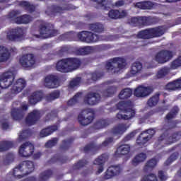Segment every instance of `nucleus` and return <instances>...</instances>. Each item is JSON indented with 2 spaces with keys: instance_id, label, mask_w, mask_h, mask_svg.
Here are the masks:
<instances>
[{
  "instance_id": "23",
  "label": "nucleus",
  "mask_w": 181,
  "mask_h": 181,
  "mask_svg": "<svg viewBox=\"0 0 181 181\" xmlns=\"http://www.w3.org/2000/svg\"><path fill=\"white\" fill-rule=\"evenodd\" d=\"M25 87L26 81H25L23 78H19L14 83L11 88V93L13 94H19V93H21V91H22V90H23V88Z\"/></svg>"
},
{
  "instance_id": "9",
  "label": "nucleus",
  "mask_w": 181,
  "mask_h": 181,
  "mask_svg": "<svg viewBox=\"0 0 181 181\" xmlns=\"http://www.w3.org/2000/svg\"><path fill=\"white\" fill-rule=\"evenodd\" d=\"M35 152V146L30 141H26L21 145L18 153L23 158L32 156Z\"/></svg>"
},
{
  "instance_id": "62",
  "label": "nucleus",
  "mask_w": 181,
  "mask_h": 181,
  "mask_svg": "<svg viewBox=\"0 0 181 181\" xmlns=\"http://www.w3.org/2000/svg\"><path fill=\"white\" fill-rule=\"evenodd\" d=\"M95 149H98V147L97 146H95L94 144H91L86 146L84 148V151L88 152V151H94Z\"/></svg>"
},
{
  "instance_id": "26",
  "label": "nucleus",
  "mask_w": 181,
  "mask_h": 181,
  "mask_svg": "<svg viewBox=\"0 0 181 181\" xmlns=\"http://www.w3.org/2000/svg\"><path fill=\"white\" fill-rule=\"evenodd\" d=\"M11 59V52L9 49L4 46H0V63H5Z\"/></svg>"
},
{
  "instance_id": "3",
  "label": "nucleus",
  "mask_w": 181,
  "mask_h": 181,
  "mask_svg": "<svg viewBox=\"0 0 181 181\" xmlns=\"http://www.w3.org/2000/svg\"><path fill=\"white\" fill-rule=\"evenodd\" d=\"M127 60L122 57H115L110 59L106 64V69L112 74L119 73V70L125 69Z\"/></svg>"
},
{
  "instance_id": "14",
  "label": "nucleus",
  "mask_w": 181,
  "mask_h": 181,
  "mask_svg": "<svg viewBox=\"0 0 181 181\" xmlns=\"http://www.w3.org/2000/svg\"><path fill=\"white\" fill-rule=\"evenodd\" d=\"M114 39L115 37L112 35H110L109 37L103 35L98 36L97 34L88 31V38L86 41L87 43H94L95 42H98L99 40H114Z\"/></svg>"
},
{
  "instance_id": "51",
  "label": "nucleus",
  "mask_w": 181,
  "mask_h": 181,
  "mask_svg": "<svg viewBox=\"0 0 181 181\" xmlns=\"http://www.w3.org/2000/svg\"><path fill=\"white\" fill-rule=\"evenodd\" d=\"M88 35V31H82L79 33H78V39L81 40V42H86L87 43V39Z\"/></svg>"
},
{
  "instance_id": "47",
  "label": "nucleus",
  "mask_w": 181,
  "mask_h": 181,
  "mask_svg": "<svg viewBox=\"0 0 181 181\" xmlns=\"http://www.w3.org/2000/svg\"><path fill=\"white\" fill-rule=\"evenodd\" d=\"M169 74V69L168 68H162L160 69L157 74L156 78H163V77H165V76H168Z\"/></svg>"
},
{
  "instance_id": "19",
  "label": "nucleus",
  "mask_w": 181,
  "mask_h": 181,
  "mask_svg": "<svg viewBox=\"0 0 181 181\" xmlns=\"http://www.w3.org/2000/svg\"><path fill=\"white\" fill-rule=\"evenodd\" d=\"M20 63L23 67H32L35 63V55L33 54H28L20 59Z\"/></svg>"
},
{
  "instance_id": "29",
  "label": "nucleus",
  "mask_w": 181,
  "mask_h": 181,
  "mask_svg": "<svg viewBox=\"0 0 181 181\" xmlns=\"http://www.w3.org/2000/svg\"><path fill=\"white\" fill-rule=\"evenodd\" d=\"M42 97L43 94L42 93V92H35L30 97L29 103L30 104L35 105V104L42 100Z\"/></svg>"
},
{
  "instance_id": "55",
  "label": "nucleus",
  "mask_w": 181,
  "mask_h": 181,
  "mask_svg": "<svg viewBox=\"0 0 181 181\" xmlns=\"http://www.w3.org/2000/svg\"><path fill=\"white\" fill-rule=\"evenodd\" d=\"M136 134H138V130H135L127 134L123 139L124 142H128V141H131L132 138L135 137V135H136Z\"/></svg>"
},
{
  "instance_id": "56",
  "label": "nucleus",
  "mask_w": 181,
  "mask_h": 181,
  "mask_svg": "<svg viewBox=\"0 0 181 181\" xmlns=\"http://www.w3.org/2000/svg\"><path fill=\"white\" fill-rule=\"evenodd\" d=\"M70 9H71V7H70V6H66L64 8L60 7V6H55L54 12L58 13H62V12H63V11H70Z\"/></svg>"
},
{
  "instance_id": "54",
  "label": "nucleus",
  "mask_w": 181,
  "mask_h": 181,
  "mask_svg": "<svg viewBox=\"0 0 181 181\" xmlns=\"http://www.w3.org/2000/svg\"><path fill=\"white\" fill-rule=\"evenodd\" d=\"M141 181H158V178L154 174H150L148 175L144 176Z\"/></svg>"
},
{
  "instance_id": "63",
  "label": "nucleus",
  "mask_w": 181,
  "mask_h": 181,
  "mask_svg": "<svg viewBox=\"0 0 181 181\" xmlns=\"http://www.w3.org/2000/svg\"><path fill=\"white\" fill-rule=\"evenodd\" d=\"M158 177L160 181H166V180L168 179V175H166V173L165 172L160 170L158 172Z\"/></svg>"
},
{
  "instance_id": "25",
  "label": "nucleus",
  "mask_w": 181,
  "mask_h": 181,
  "mask_svg": "<svg viewBox=\"0 0 181 181\" xmlns=\"http://www.w3.org/2000/svg\"><path fill=\"white\" fill-rule=\"evenodd\" d=\"M56 69L57 71H60L61 73H70L67 59L59 60L57 63Z\"/></svg>"
},
{
  "instance_id": "36",
  "label": "nucleus",
  "mask_w": 181,
  "mask_h": 181,
  "mask_svg": "<svg viewBox=\"0 0 181 181\" xmlns=\"http://www.w3.org/2000/svg\"><path fill=\"white\" fill-rule=\"evenodd\" d=\"M90 30H92V32H96L97 33H101L102 32H104V25L96 23L93 24H90L89 25Z\"/></svg>"
},
{
  "instance_id": "18",
  "label": "nucleus",
  "mask_w": 181,
  "mask_h": 181,
  "mask_svg": "<svg viewBox=\"0 0 181 181\" xmlns=\"http://www.w3.org/2000/svg\"><path fill=\"white\" fill-rule=\"evenodd\" d=\"M45 86L47 88H57L59 87V78L54 75H48L45 79Z\"/></svg>"
},
{
  "instance_id": "41",
  "label": "nucleus",
  "mask_w": 181,
  "mask_h": 181,
  "mask_svg": "<svg viewBox=\"0 0 181 181\" xmlns=\"http://www.w3.org/2000/svg\"><path fill=\"white\" fill-rule=\"evenodd\" d=\"M131 95H132V90L130 88H125L119 93V98L121 100H127V98H129Z\"/></svg>"
},
{
  "instance_id": "61",
  "label": "nucleus",
  "mask_w": 181,
  "mask_h": 181,
  "mask_svg": "<svg viewBox=\"0 0 181 181\" xmlns=\"http://www.w3.org/2000/svg\"><path fill=\"white\" fill-rule=\"evenodd\" d=\"M89 77H91L93 81H97L98 78H101L103 77V74L100 73H93L89 75Z\"/></svg>"
},
{
  "instance_id": "49",
  "label": "nucleus",
  "mask_w": 181,
  "mask_h": 181,
  "mask_svg": "<svg viewBox=\"0 0 181 181\" xmlns=\"http://www.w3.org/2000/svg\"><path fill=\"white\" fill-rule=\"evenodd\" d=\"M79 54L84 56L86 54H90L93 52V47H84L78 49Z\"/></svg>"
},
{
  "instance_id": "46",
  "label": "nucleus",
  "mask_w": 181,
  "mask_h": 181,
  "mask_svg": "<svg viewBox=\"0 0 181 181\" xmlns=\"http://www.w3.org/2000/svg\"><path fill=\"white\" fill-rule=\"evenodd\" d=\"M53 174L52 170H48L46 171H44L40 175V181H47L49 180L50 176Z\"/></svg>"
},
{
  "instance_id": "33",
  "label": "nucleus",
  "mask_w": 181,
  "mask_h": 181,
  "mask_svg": "<svg viewBox=\"0 0 181 181\" xmlns=\"http://www.w3.org/2000/svg\"><path fill=\"white\" fill-rule=\"evenodd\" d=\"M111 122H110V120L105 119H100L98 120L94 125V128L95 129H103V128H105V127H108Z\"/></svg>"
},
{
  "instance_id": "58",
  "label": "nucleus",
  "mask_w": 181,
  "mask_h": 181,
  "mask_svg": "<svg viewBox=\"0 0 181 181\" xmlns=\"http://www.w3.org/2000/svg\"><path fill=\"white\" fill-rule=\"evenodd\" d=\"M81 81V78H76L75 79L72 80L70 83V87L71 88H74V87H77L80 84Z\"/></svg>"
},
{
  "instance_id": "42",
  "label": "nucleus",
  "mask_w": 181,
  "mask_h": 181,
  "mask_svg": "<svg viewBox=\"0 0 181 181\" xmlns=\"http://www.w3.org/2000/svg\"><path fill=\"white\" fill-rule=\"evenodd\" d=\"M179 113V107L177 106H175L171 111L166 115L165 118L168 121L170 119H173L175 118L177 114Z\"/></svg>"
},
{
  "instance_id": "6",
  "label": "nucleus",
  "mask_w": 181,
  "mask_h": 181,
  "mask_svg": "<svg viewBox=\"0 0 181 181\" xmlns=\"http://www.w3.org/2000/svg\"><path fill=\"white\" fill-rule=\"evenodd\" d=\"M78 119L81 125H88L94 119V113L91 109H85L78 115Z\"/></svg>"
},
{
  "instance_id": "2",
  "label": "nucleus",
  "mask_w": 181,
  "mask_h": 181,
  "mask_svg": "<svg viewBox=\"0 0 181 181\" xmlns=\"http://www.w3.org/2000/svg\"><path fill=\"white\" fill-rule=\"evenodd\" d=\"M33 170H35V164H33V162L29 160L23 161L18 167L14 168L13 175L21 179V177L32 173Z\"/></svg>"
},
{
  "instance_id": "7",
  "label": "nucleus",
  "mask_w": 181,
  "mask_h": 181,
  "mask_svg": "<svg viewBox=\"0 0 181 181\" xmlns=\"http://www.w3.org/2000/svg\"><path fill=\"white\" fill-rule=\"evenodd\" d=\"M15 80V74L13 71H7L0 76V88H8L12 86ZM1 93V90H0Z\"/></svg>"
},
{
  "instance_id": "16",
  "label": "nucleus",
  "mask_w": 181,
  "mask_h": 181,
  "mask_svg": "<svg viewBox=\"0 0 181 181\" xmlns=\"http://www.w3.org/2000/svg\"><path fill=\"white\" fill-rule=\"evenodd\" d=\"M122 172V167L121 165H112L108 168L105 174V179H111L114 176H118Z\"/></svg>"
},
{
  "instance_id": "4",
  "label": "nucleus",
  "mask_w": 181,
  "mask_h": 181,
  "mask_svg": "<svg viewBox=\"0 0 181 181\" xmlns=\"http://www.w3.org/2000/svg\"><path fill=\"white\" fill-rule=\"evenodd\" d=\"M119 110L124 111V114L118 113L117 118L118 119H132L135 117V110L129 107L128 102H120L118 104Z\"/></svg>"
},
{
  "instance_id": "13",
  "label": "nucleus",
  "mask_w": 181,
  "mask_h": 181,
  "mask_svg": "<svg viewBox=\"0 0 181 181\" xmlns=\"http://www.w3.org/2000/svg\"><path fill=\"white\" fill-rule=\"evenodd\" d=\"M152 93H153V89L151 86H139L134 90V95L139 98H145V97L151 95Z\"/></svg>"
},
{
  "instance_id": "22",
  "label": "nucleus",
  "mask_w": 181,
  "mask_h": 181,
  "mask_svg": "<svg viewBox=\"0 0 181 181\" xmlns=\"http://www.w3.org/2000/svg\"><path fill=\"white\" fill-rule=\"evenodd\" d=\"M129 127H131V124L124 123L119 124L112 129V134L115 136H121V135L124 134Z\"/></svg>"
},
{
  "instance_id": "40",
  "label": "nucleus",
  "mask_w": 181,
  "mask_h": 181,
  "mask_svg": "<svg viewBox=\"0 0 181 181\" xmlns=\"http://www.w3.org/2000/svg\"><path fill=\"white\" fill-rule=\"evenodd\" d=\"M138 37L140 39H152L151 28L140 31L138 33Z\"/></svg>"
},
{
  "instance_id": "27",
  "label": "nucleus",
  "mask_w": 181,
  "mask_h": 181,
  "mask_svg": "<svg viewBox=\"0 0 181 181\" xmlns=\"http://www.w3.org/2000/svg\"><path fill=\"white\" fill-rule=\"evenodd\" d=\"M151 32V37H159L165 34L166 32V28L160 26L155 28H150Z\"/></svg>"
},
{
  "instance_id": "44",
  "label": "nucleus",
  "mask_w": 181,
  "mask_h": 181,
  "mask_svg": "<svg viewBox=\"0 0 181 181\" xmlns=\"http://www.w3.org/2000/svg\"><path fill=\"white\" fill-rule=\"evenodd\" d=\"M83 93H76L74 97L73 98H71L67 104L68 105H74L75 104H77V103H78V101H80V98H81V95H82Z\"/></svg>"
},
{
  "instance_id": "59",
  "label": "nucleus",
  "mask_w": 181,
  "mask_h": 181,
  "mask_svg": "<svg viewBox=\"0 0 181 181\" xmlns=\"http://www.w3.org/2000/svg\"><path fill=\"white\" fill-rule=\"evenodd\" d=\"M57 144V138H54L52 140L48 141L45 144L46 148H52V146H54Z\"/></svg>"
},
{
  "instance_id": "5",
  "label": "nucleus",
  "mask_w": 181,
  "mask_h": 181,
  "mask_svg": "<svg viewBox=\"0 0 181 181\" xmlns=\"http://www.w3.org/2000/svg\"><path fill=\"white\" fill-rule=\"evenodd\" d=\"M59 35L57 30H53L49 25H42L40 29V34L33 33L37 39H47V37H52V36H57Z\"/></svg>"
},
{
  "instance_id": "39",
  "label": "nucleus",
  "mask_w": 181,
  "mask_h": 181,
  "mask_svg": "<svg viewBox=\"0 0 181 181\" xmlns=\"http://www.w3.org/2000/svg\"><path fill=\"white\" fill-rule=\"evenodd\" d=\"M13 146V143L12 141H0V152H5Z\"/></svg>"
},
{
  "instance_id": "28",
  "label": "nucleus",
  "mask_w": 181,
  "mask_h": 181,
  "mask_svg": "<svg viewBox=\"0 0 181 181\" xmlns=\"http://www.w3.org/2000/svg\"><path fill=\"white\" fill-rule=\"evenodd\" d=\"M135 8L139 9H152L153 8V3L151 1H139L136 4H134Z\"/></svg>"
},
{
  "instance_id": "1",
  "label": "nucleus",
  "mask_w": 181,
  "mask_h": 181,
  "mask_svg": "<svg viewBox=\"0 0 181 181\" xmlns=\"http://www.w3.org/2000/svg\"><path fill=\"white\" fill-rule=\"evenodd\" d=\"M180 138V132L174 133L170 136H168L166 133H164L158 137V139L156 142L154 146L157 149H160V148H163L164 145H172V144L177 142Z\"/></svg>"
},
{
  "instance_id": "20",
  "label": "nucleus",
  "mask_w": 181,
  "mask_h": 181,
  "mask_svg": "<svg viewBox=\"0 0 181 181\" xmlns=\"http://www.w3.org/2000/svg\"><path fill=\"white\" fill-rule=\"evenodd\" d=\"M25 111H28V105L23 104L21 107L19 108H14L11 111V117H13V119L18 121L23 118V115H25Z\"/></svg>"
},
{
  "instance_id": "11",
  "label": "nucleus",
  "mask_w": 181,
  "mask_h": 181,
  "mask_svg": "<svg viewBox=\"0 0 181 181\" xmlns=\"http://www.w3.org/2000/svg\"><path fill=\"white\" fill-rule=\"evenodd\" d=\"M155 129H149L141 132L139 136V138L136 139L137 145H139V146L145 145L146 142L152 139V137L155 135Z\"/></svg>"
},
{
  "instance_id": "30",
  "label": "nucleus",
  "mask_w": 181,
  "mask_h": 181,
  "mask_svg": "<svg viewBox=\"0 0 181 181\" xmlns=\"http://www.w3.org/2000/svg\"><path fill=\"white\" fill-rule=\"evenodd\" d=\"M146 160V154L144 153H141L136 155L132 160V163L133 166H138L141 162H145Z\"/></svg>"
},
{
  "instance_id": "34",
  "label": "nucleus",
  "mask_w": 181,
  "mask_h": 181,
  "mask_svg": "<svg viewBox=\"0 0 181 181\" xmlns=\"http://www.w3.org/2000/svg\"><path fill=\"white\" fill-rule=\"evenodd\" d=\"M159 95H160V94L157 93L154 95L151 96L147 101V105L151 108L158 105V103H159Z\"/></svg>"
},
{
  "instance_id": "52",
  "label": "nucleus",
  "mask_w": 181,
  "mask_h": 181,
  "mask_svg": "<svg viewBox=\"0 0 181 181\" xmlns=\"http://www.w3.org/2000/svg\"><path fill=\"white\" fill-rule=\"evenodd\" d=\"M108 16L110 19H119V11L110 10L108 13Z\"/></svg>"
},
{
  "instance_id": "37",
  "label": "nucleus",
  "mask_w": 181,
  "mask_h": 181,
  "mask_svg": "<svg viewBox=\"0 0 181 181\" xmlns=\"http://www.w3.org/2000/svg\"><path fill=\"white\" fill-rule=\"evenodd\" d=\"M156 163H158V161L156 160V159L154 158H152L150 160L147 161L144 168V172H151V170H152V169H153V168L156 166Z\"/></svg>"
},
{
  "instance_id": "35",
  "label": "nucleus",
  "mask_w": 181,
  "mask_h": 181,
  "mask_svg": "<svg viewBox=\"0 0 181 181\" xmlns=\"http://www.w3.org/2000/svg\"><path fill=\"white\" fill-rule=\"evenodd\" d=\"M142 71V64L141 62H136L132 65L130 73L132 76L139 74Z\"/></svg>"
},
{
  "instance_id": "21",
  "label": "nucleus",
  "mask_w": 181,
  "mask_h": 181,
  "mask_svg": "<svg viewBox=\"0 0 181 181\" xmlns=\"http://www.w3.org/2000/svg\"><path fill=\"white\" fill-rule=\"evenodd\" d=\"M40 118V112L39 110H33L30 113L25 119V124L30 127V125H35L37 121H39Z\"/></svg>"
},
{
  "instance_id": "24",
  "label": "nucleus",
  "mask_w": 181,
  "mask_h": 181,
  "mask_svg": "<svg viewBox=\"0 0 181 181\" xmlns=\"http://www.w3.org/2000/svg\"><path fill=\"white\" fill-rule=\"evenodd\" d=\"M66 62L68 63L69 72L74 71V70H77V69H78L81 64V62L77 58H67Z\"/></svg>"
},
{
  "instance_id": "32",
  "label": "nucleus",
  "mask_w": 181,
  "mask_h": 181,
  "mask_svg": "<svg viewBox=\"0 0 181 181\" xmlns=\"http://www.w3.org/2000/svg\"><path fill=\"white\" fill-rule=\"evenodd\" d=\"M129 151H131V146L129 144H124L117 148L116 155H128Z\"/></svg>"
},
{
  "instance_id": "60",
  "label": "nucleus",
  "mask_w": 181,
  "mask_h": 181,
  "mask_svg": "<svg viewBox=\"0 0 181 181\" xmlns=\"http://www.w3.org/2000/svg\"><path fill=\"white\" fill-rule=\"evenodd\" d=\"M1 127L2 129L6 130L9 128V124L8 123V119H1Z\"/></svg>"
},
{
  "instance_id": "15",
  "label": "nucleus",
  "mask_w": 181,
  "mask_h": 181,
  "mask_svg": "<svg viewBox=\"0 0 181 181\" xmlns=\"http://www.w3.org/2000/svg\"><path fill=\"white\" fill-rule=\"evenodd\" d=\"M99 101H101V96L97 93H89L84 98V103L88 105H95Z\"/></svg>"
},
{
  "instance_id": "38",
  "label": "nucleus",
  "mask_w": 181,
  "mask_h": 181,
  "mask_svg": "<svg viewBox=\"0 0 181 181\" xmlns=\"http://www.w3.org/2000/svg\"><path fill=\"white\" fill-rule=\"evenodd\" d=\"M117 87L116 86H110L106 90L102 92L103 97H111V95H114L115 93H117Z\"/></svg>"
},
{
  "instance_id": "31",
  "label": "nucleus",
  "mask_w": 181,
  "mask_h": 181,
  "mask_svg": "<svg viewBox=\"0 0 181 181\" xmlns=\"http://www.w3.org/2000/svg\"><path fill=\"white\" fill-rule=\"evenodd\" d=\"M54 131H57V126H51L46 129H42L40 133V136L41 138H45V136H49V135L53 134Z\"/></svg>"
},
{
  "instance_id": "10",
  "label": "nucleus",
  "mask_w": 181,
  "mask_h": 181,
  "mask_svg": "<svg viewBox=\"0 0 181 181\" xmlns=\"http://www.w3.org/2000/svg\"><path fill=\"white\" fill-rule=\"evenodd\" d=\"M23 35H25V32L22 28H12L7 31L6 39L11 42H18V40H21L23 37Z\"/></svg>"
},
{
  "instance_id": "57",
  "label": "nucleus",
  "mask_w": 181,
  "mask_h": 181,
  "mask_svg": "<svg viewBox=\"0 0 181 181\" xmlns=\"http://www.w3.org/2000/svg\"><path fill=\"white\" fill-rule=\"evenodd\" d=\"M181 66V57H180L177 59H175L171 64V69H177V67Z\"/></svg>"
},
{
  "instance_id": "12",
  "label": "nucleus",
  "mask_w": 181,
  "mask_h": 181,
  "mask_svg": "<svg viewBox=\"0 0 181 181\" xmlns=\"http://www.w3.org/2000/svg\"><path fill=\"white\" fill-rule=\"evenodd\" d=\"M173 57V52L169 50H161L158 52L154 57V59L158 63L163 64L169 62Z\"/></svg>"
},
{
  "instance_id": "17",
  "label": "nucleus",
  "mask_w": 181,
  "mask_h": 181,
  "mask_svg": "<svg viewBox=\"0 0 181 181\" xmlns=\"http://www.w3.org/2000/svg\"><path fill=\"white\" fill-rule=\"evenodd\" d=\"M108 160L107 154H102L93 162L94 165H98V170L96 171V175H100L102 172H104V163Z\"/></svg>"
},
{
  "instance_id": "8",
  "label": "nucleus",
  "mask_w": 181,
  "mask_h": 181,
  "mask_svg": "<svg viewBox=\"0 0 181 181\" xmlns=\"http://www.w3.org/2000/svg\"><path fill=\"white\" fill-rule=\"evenodd\" d=\"M19 14H21V11H13L8 14V17L11 19H14L15 23L18 25H21L22 23H29V22H32L33 21V18L29 15L25 14L18 17V15Z\"/></svg>"
},
{
  "instance_id": "48",
  "label": "nucleus",
  "mask_w": 181,
  "mask_h": 181,
  "mask_svg": "<svg viewBox=\"0 0 181 181\" xmlns=\"http://www.w3.org/2000/svg\"><path fill=\"white\" fill-rule=\"evenodd\" d=\"M30 135H32L30 130L23 131L22 133L20 134L18 136V142H22L23 141H25V139L29 138Z\"/></svg>"
},
{
  "instance_id": "50",
  "label": "nucleus",
  "mask_w": 181,
  "mask_h": 181,
  "mask_svg": "<svg viewBox=\"0 0 181 181\" xmlns=\"http://www.w3.org/2000/svg\"><path fill=\"white\" fill-rule=\"evenodd\" d=\"M179 158V153H173L170 158L165 162V166H169L172 162H174V160H176Z\"/></svg>"
},
{
  "instance_id": "53",
  "label": "nucleus",
  "mask_w": 181,
  "mask_h": 181,
  "mask_svg": "<svg viewBox=\"0 0 181 181\" xmlns=\"http://www.w3.org/2000/svg\"><path fill=\"white\" fill-rule=\"evenodd\" d=\"M165 89L168 90V91H176V90H177V88L176 87V83L175 81L168 83L165 86Z\"/></svg>"
},
{
  "instance_id": "43",
  "label": "nucleus",
  "mask_w": 181,
  "mask_h": 181,
  "mask_svg": "<svg viewBox=\"0 0 181 181\" xmlns=\"http://www.w3.org/2000/svg\"><path fill=\"white\" fill-rule=\"evenodd\" d=\"M59 97H60V92H59L58 90H55L47 95L45 99L47 101H53L59 98Z\"/></svg>"
},
{
  "instance_id": "45",
  "label": "nucleus",
  "mask_w": 181,
  "mask_h": 181,
  "mask_svg": "<svg viewBox=\"0 0 181 181\" xmlns=\"http://www.w3.org/2000/svg\"><path fill=\"white\" fill-rule=\"evenodd\" d=\"M20 6H22V8H24L29 12H33L35 11V6L30 4V3L28 1H21L19 3Z\"/></svg>"
},
{
  "instance_id": "64",
  "label": "nucleus",
  "mask_w": 181,
  "mask_h": 181,
  "mask_svg": "<svg viewBox=\"0 0 181 181\" xmlns=\"http://www.w3.org/2000/svg\"><path fill=\"white\" fill-rule=\"evenodd\" d=\"M114 139L112 137H109L105 140L104 142L102 143V146H108L110 144H112L113 142Z\"/></svg>"
}]
</instances>
